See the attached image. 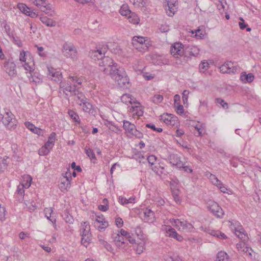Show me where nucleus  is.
Masks as SVG:
<instances>
[{
	"instance_id": "obj_1",
	"label": "nucleus",
	"mask_w": 261,
	"mask_h": 261,
	"mask_svg": "<svg viewBox=\"0 0 261 261\" xmlns=\"http://www.w3.org/2000/svg\"><path fill=\"white\" fill-rule=\"evenodd\" d=\"M99 70L105 74H110L111 78L121 87H127L129 79L124 69L114 62L113 60L107 56L101 59L99 63Z\"/></svg>"
},
{
	"instance_id": "obj_2",
	"label": "nucleus",
	"mask_w": 261,
	"mask_h": 261,
	"mask_svg": "<svg viewBox=\"0 0 261 261\" xmlns=\"http://www.w3.org/2000/svg\"><path fill=\"white\" fill-rule=\"evenodd\" d=\"M132 44L138 51L144 53L148 50L150 46L149 41L142 36H134L132 39Z\"/></svg>"
},
{
	"instance_id": "obj_3",
	"label": "nucleus",
	"mask_w": 261,
	"mask_h": 261,
	"mask_svg": "<svg viewBox=\"0 0 261 261\" xmlns=\"http://www.w3.org/2000/svg\"><path fill=\"white\" fill-rule=\"evenodd\" d=\"M3 124L9 129H14L17 125V120L11 112H6L3 115Z\"/></svg>"
},
{
	"instance_id": "obj_4",
	"label": "nucleus",
	"mask_w": 261,
	"mask_h": 261,
	"mask_svg": "<svg viewBox=\"0 0 261 261\" xmlns=\"http://www.w3.org/2000/svg\"><path fill=\"white\" fill-rule=\"evenodd\" d=\"M207 207L211 213L217 218H222L224 215L223 209L215 201L210 202Z\"/></svg>"
},
{
	"instance_id": "obj_5",
	"label": "nucleus",
	"mask_w": 261,
	"mask_h": 261,
	"mask_svg": "<svg viewBox=\"0 0 261 261\" xmlns=\"http://www.w3.org/2000/svg\"><path fill=\"white\" fill-rule=\"evenodd\" d=\"M60 88L62 89L63 93L68 95L67 92H69L72 95L74 92H76L77 89V85L74 84L72 85V83L68 81H61L60 82Z\"/></svg>"
},
{
	"instance_id": "obj_6",
	"label": "nucleus",
	"mask_w": 261,
	"mask_h": 261,
	"mask_svg": "<svg viewBox=\"0 0 261 261\" xmlns=\"http://www.w3.org/2000/svg\"><path fill=\"white\" fill-rule=\"evenodd\" d=\"M164 8L169 16H173L177 8V0H166Z\"/></svg>"
},
{
	"instance_id": "obj_7",
	"label": "nucleus",
	"mask_w": 261,
	"mask_h": 261,
	"mask_svg": "<svg viewBox=\"0 0 261 261\" xmlns=\"http://www.w3.org/2000/svg\"><path fill=\"white\" fill-rule=\"evenodd\" d=\"M171 54L175 58L178 56H182L184 55L183 45L179 42H175L172 45L170 49Z\"/></svg>"
},
{
	"instance_id": "obj_8",
	"label": "nucleus",
	"mask_w": 261,
	"mask_h": 261,
	"mask_svg": "<svg viewBox=\"0 0 261 261\" xmlns=\"http://www.w3.org/2000/svg\"><path fill=\"white\" fill-rule=\"evenodd\" d=\"M71 173L70 172V168H67V171L65 174V176H64V181H62L61 184L59 185V188L61 191L67 190L70 187V181L71 179Z\"/></svg>"
},
{
	"instance_id": "obj_9",
	"label": "nucleus",
	"mask_w": 261,
	"mask_h": 261,
	"mask_svg": "<svg viewBox=\"0 0 261 261\" xmlns=\"http://www.w3.org/2000/svg\"><path fill=\"white\" fill-rule=\"evenodd\" d=\"M33 3L45 14H48L51 10V6L46 0H34Z\"/></svg>"
},
{
	"instance_id": "obj_10",
	"label": "nucleus",
	"mask_w": 261,
	"mask_h": 261,
	"mask_svg": "<svg viewBox=\"0 0 261 261\" xmlns=\"http://www.w3.org/2000/svg\"><path fill=\"white\" fill-rule=\"evenodd\" d=\"M4 68L6 72L9 76L12 77L16 76L17 74L16 65L12 60L9 59L8 61L5 63Z\"/></svg>"
},
{
	"instance_id": "obj_11",
	"label": "nucleus",
	"mask_w": 261,
	"mask_h": 261,
	"mask_svg": "<svg viewBox=\"0 0 261 261\" xmlns=\"http://www.w3.org/2000/svg\"><path fill=\"white\" fill-rule=\"evenodd\" d=\"M48 76L52 80L56 82H60L62 80V75L60 71L52 67H48Z\"/></svg>"
},
{
	"instance_id": "obj_12",
	"label": "nucleus",
	"mask_w": 261,
	"mask_h": 261,
	"mask_svg": "<svg viewBox=\"0 0 261 261\" xmlns=\"http://www.w3.org/2000/svg\"><path fill=\"white\" fill-rule=\"evenodd\" d=\"M168 160L172 166H175L177 168L181 169L183 165V162L180 160V158L177 154H171L169 155Z\"/></svg>"
},
{
	"instance_id": "obj_13",
	"label": "nucleus",
	"mask_w": 261,
	"mask_h": 261,
	"mask_svg": "<svg viewBox=\"0 0 261 261\" xmlns=\"http://www.w3.org/2000/svg\"><path fill=\"white\" fill-rule=\"evenodd\" d=\"M160 117V120L163 121L167 125L173 126L176 124V122L177 121V117L171 114H164Z\"/></svg>"
},
{
	"instance_id": "obj_14",
	"label": "nucleus",
	"mask_w": 261,
	"mask_h": 261,
	"mask_svg": "<svg viewBox=\"0 0 261 261\" xmlns=\"http://www.w3.org/2000/svg\"><path fill=\"white\" fill-rule=\"evenodd\" d=\"M175 226L176 227H181L183 229L187 230L188 231H192L194 227L193 225L188 221L181 219H175L174 220Z\"/></svg>"
},
{
	"instance_id": "obj_15",
	"label": "nucleus",
	"mask_w": 261,
	"mask_h": 261,
	"mask_svg": "<svg viewBox=\"0 0 261 261\" xmlns=\"http://www.w3.org/2000/svg\"><path fill=\"white\" fill-rule=\"evenodd\" d=\"M106 48L97 49L94 50H91L89 52L90 57L96 60H100L104 57L106 53Z\"/></svg>"
},
{
	"instance_id": "obj_16",
	"label": "nucleus",
	"mask_w": 261,
	"mask_h": 261,
	"mask_svg": "<svg viewBox=\"0 0 261 261\" xmlns=\"http://www.w3.org/2000/svg\"><path fill=\"white\" fill-rule=\"evenodd\" d=\"M24 124L25 127L33 133L37 134L38 136H43L44 130L35 126L33 123L30 122H25Z\"/></svg>"
},
{
	"instance_id": "obj_17",
	"label": "nucleus",
	"mask_w": 261,
	"mask_h": 261,
	"mask_svg": "<svg viewBox=\"0 0 261 261\" xmlns=\"http://www.w3.org/2000/svg\"><path fill=\"white\" fill-rule=\"evenodd\" d=\"M144 221L146 222H152L154 220V213L150 209L146 208L143 211Z\"/></svg>"
},
{
	"instance_id": "obj_18",
	"label": "nucleus",
	"mask_w": 261,
	"mask_h": 261,
	"mask_svg": "<svg viewBox=\"0 0 261 261\" xmlns=\"http://www.w3.org/2000/svg\"><path fill=\"white\" fill-rule=\"evenodd\" d=\"M44 212L45 217L51 222L54 227L56 229V219L53 216H51L53 212V208H45L44 210Z\"/></svg>"
},
{
	"instance_id": "obj_19",
	"label": "nucleus",
	"mask_w": 261,
	"mask_h": 261,
	"mask_svg": "<svg viewBox=\"0 0 261 261\" xmlns=\"http://www.w3.org/2000/svg\"><path fill=\"white\" fill-rule=\"evenodd\" d=\"M112 238L115 242L116 245L118 247H122L125 243V239L123 236H120L119 233H114L112 234Z\"/></svg>"
},
{
	"instance_id": "obj_20",
	"label": "nucleus",
	"mask_w": 261,
	"mask_h": 261,
	"mask_svg": "<svg viewBox=\"0 0 261 261\" xmlns=\"http://www.w3.org/2000/svg\"><path fill=\"white\" fill-rule=\"evenodd\" d=\"M123 127L126 133L131 135L133 134L136 128L134 124L127 120H123Z\"/></svg>"
},
{
	"instance_id": "obj_21",
	"label": "nucleus",
	"mask_w": 261,
	"mask_h": 261,
	"mask_svg": "<svg viewBox=\"0 0 261 261\" xmlns=\"http://www.w3.org/2000/svg\"><path fill=\"white\" fill-rule=\"evenodd\" d=\"M254 79V75L251 73H249L248 74H247L245 72H243L240 76V80L243 82V83H251L252 82Z\"/></svg>"
},
{
	"instance_id": "obj_22",
	"label": "nucleus",
	"mask_w": 261,
	"mask_h": 261,
	"mask_svg": "<svg viewBox=\"0 0 261 261\" xmlns=\"http://www.w3.org/2000/svg\"><path fill=\"white\" fill-rule=\"evenodd\" d=\"M81 229L80 235L86 234L91 233L90 225L89 223L87 221L81 222Z\"/></svg>"
},
{
	"instance_id": "obj_23",
	"label": "nucleus",
	"mask_w": 261,
	"mask_h": 261,
	"mask_svg": "<svg viewBox=\"0 0 261 261\" xmlns=\"http://www.w3.org/2000/svg\"><path fill=\"white\" fill-rule=\"evenodd\" d=\"M81 244L86 247H87L88 244L90 243L92 241V236L91 233L84 234L81 235Z\"/></svg>"
},
{
	"instance_id": "obj_24",
	"label": "nucleus",
	"mask_w": 261,
	"mask_h": 261,
	"mask_svg": "<svg viewBox=\"0 0 261 261\" xmlns=\"http://www.w3.org/2000/svg\"><path fill=\"white\" fill-rule=\"evenodd\" d=\"M236 235L238 236L239 238H240L241 240L243 241H247L248 239V237L247 234L245 233V231L242 228L238 229L237 228L235 229Z\"/></svg>"
},
{
	"instance_id": "obj_25",
	"label": "nucleus",
	"mask_w": 261,
	"mask_h": 261,
	"mask_svg": "<svg viewBox=\"0 0 261 261\" xmlns=\"http://www.w3.org/2000/svg\"><path fill=\"white\" fill-rule=\"evenodd\" d=\"M62 50H67L68 51H70L73 54V55L76 54V50L75 48V46L73 45V44L71 43L66 42L64 44L63 46Z\"/></svg>"
},
{
	"instance_id": "obj_26",
	"label": "nucleus",
	"mask_w": 261,
	"mask_h": 261,
	"mask_svg": "<svg viewBox=\"0 0 261 261\" xmlns=\"http://www.w3.org/2000/svg\"><path fill=\"white\" fill-rule=\"evenodd\" d=\"M79 105L83 106V111L85 112L92 114L93 112V106L92 104L88 101H85L83 103H79Z\"/></svg>"
},
{
	"instance_id": "obj_27",
	"label": "nucleus",
	"mask_w": 261,
	"mask_h": 261,
	"mask_svg": "<svg viewBox=\"0 0 261 261\" xmlns=\"http://www.w3.org/2000/svg\"><path fill=\"white\" fill-rule=\"evenodd\" d=\"M217 261H230V259L225 252L220 251L217 255Z\"/></svg>"
},
{
	"instance_id": "obj_28",
	"label": "nucleus",
	"mask_w": 261,
	"mask_h": 261,
	"mask_svg": "<svg viewBox=\"0 0 261 261\" xmlns=\"http://www.w3.org/2000/svg\"><path fill=\"white\" fill-rule=\"evenodd\" d=\"M41 21L48 27H54L56 25V22L46 16H41L40 17Z\"/></svg>"
},
{
	"instance_id": "obj_29",
	"label": "nucleus",
	"mask_w": 261,
	"mask_h": 261,
	"mask_svg": "<svg viewBox=\"0 0 261 261\" xmlns=\"http://www.w3.org/2000/svg\"><path fill=\"white\" fill-rule=\"evenodd\" d=\"M128 21L133 24H138L139 22L140 19L138 15L134 12H131L127 16Z\"/></svg>"
},
{
	"instance_id": "obj_30",
	"label": "nucleus",
	"mask_w": 261,
	"mask_h": 261,
	"mask_svg": "<svg viewBox=\"0 0 261 261\" xmlns=\"http://www.w3.org/2000/svg\"><path fill=\"white\" fill-rule=\"evenodd\" d=\"M32 181V177L30 175H27L23 177V180L20 185H22L25 189H28L31 186Z\"/></svg>"
},
{
	"instance_id": "obj_31",
	"label": "nucleus",
	"mask_w": 261,
	"mask_h": 261,
	"mask_svg": "<svg viewBox=\"0 0 261 261\" xmlns=\"http://www.w3.org/2000/svg\"><path fill=\"white\" fill-rule=\"evenodd\" d=\"M151 60L154 65H161L166 64L163 60L161 58V56L157 55H152L151 56Z\"/></svg>"
},
{
	"instance_id": "obj_32",
	"label": "nucleus",
	"mask_w": 261,
	"mask_h": 261,
	"mask_svg": "<svg viewBox=\"0 0 261 261\" xmlns=\"http://www.w3.org/2000/svg\"><path fill=\"white\" fill-rule=\"evenodd\" d=\"M9 158L8 156H5L3 158L0 156V171L6 169L7 168L9 161L8 160Z\"/></svg>"
},
{
	"instance_id": "obj_33",
	"label": "nucleus",
	"mask_w": 261,
	"mask_h": 261,
	"mask_svg": "<svg viewBox=\"0 0 261 261\" xmlns=\"http://www.w3.org/2000/svg\"><path fill=\"white\" fill-rule=\"evenodd\" d=\"M132 11L129 10V7L127 4H123L119 10V13L122 16L127 17Z\"/></svg>"
},
{
	"instance_id": "obj_34",
	"label": "nucleus",
	"mask_w": 261,
	"mask_h": 261,
	"mask_svg": "<svg viewBox=\"0 0 261 261\" xmlns=\"http://www.w3.org/2000/svg\"><path fill=\"white\" fill-rule=\"evenodd\" d=\"M76 92H74L72 95L76 96L77 99L81 101L80 103H83L85 101L88 100V99L86 97V96L82 93V92H80L79 90V88L75 90Z\"/></svg>"
},
{
	"instance_id": "obj_35",
	"label": "nucleus",
	"mask_w": 261,
	"mask_h": 261,
	"mask_svg": "<svg viewBox=\"0 0 261 261\" xmlns=\"http://www.w3.org/2000/svg\"><path fill=\"white\" fill-rule=\"evenodd\" d=\"M187 49V51L189 53V55L191 56L196 57L199 55V49L196 46H189Z\"/></svg>"
},
{
	"instance_id": "obj_36",
	"label": "nucleus",
	"mask_w": 261,
	"mask_h": 261,
	"mask_svg": "<svg viewBox=\"0 0 261 261\" xmlns=\"http://www.w3.org/2000/svg\"><path fill=\"white\" fill-rule=\"evenodd\" d=\"M151 169L158 175L161 176L163 174H165L164 167H161L160 165H154L152 167Z\"/></svg>"
},
{
	"instance_id": "obj_37",
	"label": "nucleus",
	"mask_w": 261,
	"mask_h": 261,
	"mask_svg": "<svg viewBox=\"0 0 261 261\" xmlns=\"http://www.w3.org/2000/svg\"><path fill=\"white\" fill-rule=\"evenodd\" d=\"M68 114L70 118L75 122L80 124L81 122L79 115L74 111L69 110H68Z\"/></svg>"
},
{
	"instance_id": "obj_38",
	"label": "nucleus",
	"mask_w": 261,
	"mask_h": 261,
	"mask_svg": "<svg viewBox=\"0 0 261 261\" xmlns=\"http://www.w3.org/2000/svg\"><path fill=\"white\" fill-rule=\"evenodd\" d=\"M18 8L23 14L27 15L30 9L25 4L23 3H18L17 5Z\"/></svg>"
},
{
	"instance_id": "obj_39",
	"label": "nucleus",
	"mask_w": 261,
	"mask_h": 261,
	"mask_svg": "<svg viewBox=\"0 0 261 261\" xmlns=\"http://www.w3.org/2000/svg\"><path fill=\"white\" fill-rule=\"evenodd\" d=\"M131 112L133 113V115H137L138 116H141L143 115V111L139 107H132L130 109Z\"/></svg>"
},
{
	"instance_id": "obj_40",
	"label": "nucleus",
	"mask_w": 261,
	"mask_h": 261,
	"mask_svg": "<svg viewBox=\"0 0 261 261\" xmlns=\"http://www.w3.org/2000/svg\"><path fill=\"white\" fill-rule=\"evenodd\" d=\"M219 189L223 193H227L229 194L231 193V190L229 188H227L222 182L220 183V185H218L217 186Z\"/></svg>"
},
{
	"instance_id": "obj_41",
	"label": "nucleus",
	"mask_w": 261,
	"mask_h": 261,
	"mask_svg": "<svg viewBox=\"0 0 261 261\" xmlns=\"http://www.w3.org/2000/svg\"><path fill=\"white\" fill-rule=\"evenodd\" d=\"M208 178L211 181L212 184L216 186H217L218 185H220V183L221 182L214 174L212 173H210V175L208 176Z\"/></svg>"
},
{
	"instance_id": "obj_42",
	"label": "nucleus",
	"mask_w": 261,
	"mask_h": 261,
	"mask_svg": "<svg viewBox=\"0 0 261 261\" xmlns=\"http://www.w3.org/2000/svg\"><path fill=\"white\" fill-rule=\"evenodd\" d=\"M240 20H241L239 22L240 28L241 30H244L245 28H246V31L247 32H250L251 30V29L249 27H247L248 25L245 23L244 20L243 18L240 17Z\"/></svg>"
},
{
	"instance_id": "obj_43",
	"label": "nucleus",
	"mask_w": 261,
	"mask_h": 261,
	"mask_svg": "<svg viewBox=\"0 0 261 261\" xmlns=\"http://www.w3.org/2000/svg\"><path fill=\"white\" fill-rule=\"evenodd\" d=\"M163 100V96L162 95H161V94L154 95L151 98L152 101L155 104H158V103H161Z\"/></svg>"
},
{
	"instance_id": "obj_44",
	"label": "nucleus",
	"mask_w": 261,
	"mask_h": 261,
	"mask_svg": "<svg viewBox=\"0 0 261 261\" xmlns=\"http://www.w3.org/2000/svg\"><path fill=\"white\" fill-rule=\"evenodd\" d=\"M195 128L197 131V133L195 134V135L196 136H197V137L202 136L205 134V130L202 125H200L199 126L198 125H196L195 127Z\"/></svg>"
},
{
	"instance_id": "obj_45",
	"label": "nucleus",
	"mask_w": 261,
	"mask_h": 261,
	"mask_svg": "<svg viewBox=\"0 0 261 261\" xmlns=\"http://www.w3.org/2000/svg\"><path fill=\"white\" fill-rule=\"evenodd\" d=\"M144 246H145V243L144 242H141L138 243L136 250L137 253L138 254H140L141 253H142L143 252V251L145 249Z\"/></svg>"
},
{
	"instance_id": "obj_46",
	"label": "nucleus",
	"mask_w": 261,
	"mask_h": 261,
	"mask_svg": "<svg viewBox=\"0 0 261 261\" xmlns=\"http://www.w3.org/2000/svg\"><path fill=\"white\" fill-rule=\"evenodd\" d=\"M85 152L87 155L89 157L90 159H95V155L93 150L91 148H85Z\"/></svg>"
},
{
	"instance_id": "obj_47",
	"label": "nucleus",
	"mask_w": 261,
	"mask_h": 261,
	"mask_svg": "<svg viewBox=\"0 0 261 261\" xmlns=\"http://www.w3.org/2000/svg\"><path fill=\"white\" fill-rule=\"evenodd\" d=\"M69 78L71 79L73 83L72 85H81L82 83V80L77 76H69Z\"/></svg>"
},
{
	"instance_id": "obj_48",
	"label": "nucleus",
	"mask_w": 261,
	"mask_h": 261,
	"mask_svg": "<svg viewBox=\"0 0 261 261\" xmlns=\"http://www.w3.org/2000/svg\"><path fill=\"white\" fill-rule=\"evenodd\" d=\"M100 241L101 242V244L103 245L104 247L107 249V251L114 253V249L110 244L102 240H100Z\"/></svg>"
},
{
	"instance_id": "obj_49",
	"label": "nucleus",
	"mask_w": 261,
	"mask_h": 261,
	"mask_svg": "<svg viewBox=\"0 0 261 261\" xmlns=\"http://www.w3.org/2000/svg\"><path fill=\"white\" fill-rule=\"evenodd\" d=\"M64 219L66 223H68L69 224H72L74 222L73 217L67 212L64 213Z\"/></svg>"
},
{
	"instance_id": "obj_50",
	"label": "nucleus",
	"mask_w": 261,
	"mask_h": 261,
	"mask_svg": "<svg viewBox=\"0 0 261 261\" xmlns=\"http://www.w3.org/2000/svg\"><path fill=\"white\" fill-rule=\"evenodd\" d=\"M208 67V63L207 62H201L199 64V70L201 72L204 73Z\"/></svg>"
},
{
	"instance_id": "obj_51",
	"label": "nucleus",
	"mask_w": 261,
	"mask_h": 261,
	"mask_svg": "<svg viewBox=\"0 0 261 261\" xmlns=\"http://www.w3.org/2000/svg\"><path fill=\"white\" fill-rule=\"evenodd\" d=\"M176 231L175 229L170 226H168V228L166 229L167 236L169 237L172 238L174 236V234L176 233Z\"/></svg>"
},
{
	"instance_id": "obj_52",
	"label": "nucleus",
	"mask_w": 261,
	"mask_h": 261,
	"mask_svg": "<svg viewBox=\"0 0 261 261\" xmlns=\"http://www.w3.org/2000/svg\"><path fill=\"white\" fill-rule=\"evenodd\" d=\"M103 202L105 203V204H100L98 205V207L100 211L102 212H106L108 210L109 207V205L107 203H105V202H106V203L108 202V200L106 198H105L103 200Z\"/></svg>"
},
{
	"instance_id": "obj_53",
	"label": "nucleus",
	"mask_w": 261,
	"mask_h": 261,
	"mask_svg": "<svg viewBox=\"0 0 261 261\" xmlns=\"http://www.w3.org/2000/svg\"><path fill=\"white\" fill-rule=\"evenodd\" d=\"M146 127L151 128L153 130L158 133H161L163 131V129L162 128L156 127L153 123H147L146 124Z\"/></svg>"
},
{
	"instance_id": "obj_54",
	"label": "nucleus",
	"mask_w": 261,
	"mask_h": 261,
	"mask_svg": "<svg viewBox=\"0 0 261 261\" xmlns=\"http://www.w3.org/2000/svg\"><path fill=\"white\" fill-rule=\"evenodd\" d=\"M216 103L221 105V106L224 109L228 108V103L227 102H225V101L221 98H216Z\"/></svg>"
},
{
	"instance_id": "obj_55",
	"label": "nucleus",
	"mask_w": 261,
	"mask_h": 261,
	"mask_svg": "<svg viewBox=\"0 0 261 261\" xmlns=\"http://www.w3.org/2000/svg\"><path fill=\"white\" fill-rule=\"evenodd\" d=\"M220 72L222 73H233V70H229L227 68V66H226V65L225 64H224L223 65H221L220 68Z\"/></svg>"
},
{
	"instance_id": "obj_56",
	"label": "nucleus",
	"mask_w": 261,
	"mask_h": 261,
	"mask_svg": "<svg viewBox=\"0 0 261 261\" xmlns=\"http://www.w3.org/2000/svg\"><path fill=\"white\" fill-rule=\"evenodd\" d=\"M25 188L22 185H19L17 188V193L18 195H19L21 197H23L24 195V190Z\"/></svg>"
},
{
	"instance_id": "obj_57",
	"label": "nucleus",
	"mask_w": 261,
	"mask_h": 261,
	"mask_svg": "<svg viewBox=\"0 0 261 261\" xmlns=\"http://www.w3.org/2000/svg\"><path fill=\"white\" fill-rule=\"evenodd\" d=\"M229 70H233L234 73L237 71V68L233 66V63L231 62H226L224 63Z\"/></svg>"
},
{
	"instance_id": "obj_58",
	"label": "nucleus",
	"mask_w": 261,
	"mask_h": 261,
	"mask_svg": "<svg viewBox=\"0 0 261 261\" xmlns=\"http://www.w3.org/2000/svg\"><path fill=\"white\" fill-rule=\"evenodd\" d=\"M49 150L46 149L45 147H44L43 146L39 150V154L40 155H46L49 153Z\"/></svg>"
},
{
	"instance_id": "obj_59",
	"label": "nucleus",
	"mask_w": 261,
	"mask_h": 261,
	"mask_svg": "<svg viewBox=\"0 0 261 261\" xmlns=\"http://www.w3.org/2000/svg\"><path fill=\"white\" fill-rule=\"evenodd\" d=\"M156 158L154 155H149L148 156L147 161H148L149 164H150L151 165V167L152 166H154V162L156 161Z\"/></svg>"
},
{
	"instance_id": "obj_60",
	"label": "nucleus",
	"mask_w": 261,
	"mask_h": 261,
	"mask_svg": "<svg viewBox=\"0 0 261 261\" xmlns=\"http://www.w3.org/2000/svg\"><path fill=\"white\" fill-rule=\"evenodd\" d=\"M175 107H176V111L177 114L181 115L184 113V109L182 105L179 103L178 105H176Z\"/></svg>"
},
{
	"instance_id": "obj_61",
	"label": "nucleus",
	"mask_w": 261,
	"mask_h": 261,
	"mask_svg": "<svg viewBox=\"0 0 261 261\" xmlns=\"http://www.w3.org/2000/svg\"><path fill=\"white\" fill-rule=\"evenodd\" d=\"M5 207H2L0 204V220L3 221L5 220Z\"/></svg>"
},
{
	"instance_id": "obj_62",
	"label": "nucleus",
	"mask_w": 261,
	"mask_h": 261,
	"mask_svg": "<svg viewBox=\"0 0 261 261\" xmlns=\"http://www.w3.org/2000/svg\"><path fill=\"white\" fill-rule=\"evenodd\" d=\"M56 134L55 132H52L48 138V142H49L52 143V144H54V143L56 141Z\"/></svg>"
},
{
	"instance_id": "obj_63",
	"label": "nucleus",
	"mask_w": 261,
	"mask_h": 261,
	"mask_svg": "<svg viewBox=\"0 0 261 261\" xmlns=\"http://www.w3.org/2000/svg\"><path fill=\"white\" fill-rule=\"evenodd\" d=\"M115 224L117 227L120 228L123 225V221L120 217H117L115 219Z\"/></svg>"
},
{
	"instance_id": "obj_64",
	"label": "nucleus",
	"mask_w": 261,
	"mask_h": 261,
	"mask_svg": "<svg viewBox=\"0 0 261 261\" xmlns=\"http://www.w3.org/2000/svg\"><path fill=\"white\" fill-rule=\"evenodd\" d=\"M181 169H182L185 172L192 173L193 172L192 168L189 166L186 165L185 163H183V165L181 167Z\"/></svg>"
}]
</instances>
